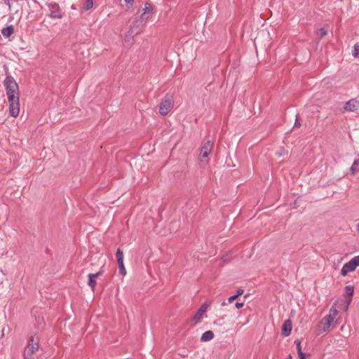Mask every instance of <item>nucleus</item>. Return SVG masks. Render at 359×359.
Masks as SVG:
<instances>
[{
    "label": "nucleus",
    "mask_w": 359,
    "mask_h": 359,
    "mask_svg": "<svg viewBox=\"0 0 359 359\" xmlns=\"http://www.w3.org/2000/svg\"><path fill=\"white\" fill-rule=\"evenodd\" d=\"M11 116L16 118L20 113V91L18 85L13 77L7 76L4 81Z\"/></svg>",
    "instance_id": "f257e3e1"
},
{
    "label": "nucleus",
    "mask_w": 359,
    "mask_h": 359,
    "mask_svg": "<svg viewBox=\"0 0 359 359\" xmlns=\"http://www.w3.org/2000/svg\"><path fill=\"white\" fill-rule=\"evenodd\" d=\"M338 319L339 311L335 306H332L329 311V313L320 321L318 325L319 332L323 333L327 332L334 322H337Z\"/></svg>",
    "instance_id": "f03ea898"
},
{
    "label": "nucleus",
    "mask_w": 359,
    "mask_h": 359,
    "mask_svg": "<svg viewBox=\"0 0 359 359\" xmlns=\"http://www.w3.org/2000/svg\"><path fill=\"white\" fill-rule=\"evenodd\" d=\"M174 100L172 96L166 95L159 105V113L161 116H166L172 109Z\"/></svg>",
    "instance_id": "7ed1b4c3"
},
{
    "label": "nucleus",
    "mask_w": 359,
    "mask_h": 359,
    "mask_svg": "<svg viewBox=\"0 0 359 359\" xmlns=\"http://www.w3.org/2000/svg\"><path fill=\"white\" fill-rule=\"evenodd\" d=\"M359 266V255L353 257L348 262L346 263L341 270V275L346 276L349 273L354 271Z\"/></svg>",
    "instance_id": "20e7f679"
},
{
    "label": "nucleus",
    "mask_w": 359,
    "mask_h": 359,
    "mask_svg": "<svg viewBox=\"0 0 359 359\" xmlns=\"http://www.w3.org/2000/svg\"><path fill=\"white\" fill-rule=\"evenodd\" d=\"M39 339L37 336H31L28 341L27 347L25 351L24 356L31 357L32 354L35 353L39 348Z\"/></svg>",
    "instance_id": "39448f33"
},
{
    "label": "nucleus",
    "mask_w": 359,
    "mask_h": 359,
    "mask_svg": "<svg viewBox=\"0 0 359 359\" xmlns=\"http://www.w3.org/2000/svg\"><path fill=\"white\" fill-rule=\"evenodd\" d=\"M212 149V143L210 141H208L202 146L199 154L200 161L201 163H207L208 160L207 159L209 154Z\"/></svg>",
    "instance_id": "423d86ee"
},
{
    "label": "nucleus",
    "mask_w": 359,
    "mask_h": 359,
    "mask_svg": "<svg viewBox=\"0 0 359 359\" xmlns=\"http://www.w3.org/2000/svg\"><path fill=\"white\" fill-rule=\"evenodd\" d=\"M154 13V7L149 3H145L143 8V13L141 14L142 21L149 20Z\"/></svg>",
    "instance_id": "0eeeda50"
},
{
    "label": "nucleus",
    "mask_w": 359,
    "mask_h": 359,
    "mask_svg": "<svg viewBox=\"0 0 359 359\" xmlns=\"http://www.w3.org/2000/svg\"><path fill=\"white\" fill-rule=\"evenodd\" d=\"M208 305L206 303H204L198 309L196 314L192 318V321L194 322V325H196L201 322L202 320L203 314L207 311Z\"/></svg>",
    "instance_id": "6e6552de"
},
{
    "label": "nucleus",
    "mask_w": 359,
    "mask_h": 359,
    "mask_svg": "<svg viewBox=\"0 0 359 359\" xmlns=\"http://www.w3.org/2000/svg\"><path fill=\"white\" fill-rule=\"evenodd\" d=\"M49 10H50V16L53 18H62V13L60 9V7L58 4L55 3H50L48 5Z\"/></svg>",
    "instance_id": "1a4fd4ad"
},
{
    "label": "nucleus",
    "mask_w": 359,
    "mask_h": 359,
    "mask_svg": "<svg viewBox=\"0 0 359 359\" xmlns=\"http://www.w3.org/2000/svg\"><path fill=\"white\" fill-rule=\"evenodd\" d=\"M116 257H117L118 267L120 269V273L123 276H125L126 274V270L125 269L124 264H123V252L120 249H118L116 251Z\"/></svg>",
    "instance_id": "9d476101"
},
{
    "label": "nucleus",
    "mask_w": 359,
    "mask_h": 359,
    "mask_svg": "<svg viewBox=\"0 0 359 359\" xmlns=\"http://www.w3.org/2000/svg\"><path fill=\"white\" fill-rule=\"evenodd\" d=\"M292 321L290 320H286L284 321L282 325V333L285 337H287L291 334L292 332Z\"/></svg>",
    "instance_id": "9b49d317"
},
{
    "label": "nucleus",
    "mask_w": 359,
    "mask_h": 359,
    "mask_svg": "<svg viewBox=\"0 0 359 359\" xmlns=\"http://www.w3.org/2000/svg\"><path fill=\"white\" fill-rule=\"evenodd\" d=\"M358 103L355 100H351L347 102L344 106V109L348 111H354L358 108Z\"/></svg>",
    "instance_id": "f8f14e48"
},
{
    "label": "nucleus",
    "mask_w": 359,
    "mask_h": 359,
    "mask_svg": "<svg viewBox=\"0 0 359 359\" xmlns=\"http://www.w3.org/2000/svg\"><path fill=\"white\" fill-rule=\"evenodd\" d=\"M213 338H214V333L212 331L208 330V331L205 332L202 334V336L201 337V341H209L212 340Z\"/></svg>",
    "instance_id": "ddd939ff"
},
{
    "label": "nucleus",
    "mask_w": 359,
    "mask_h": 359,
    "mask_svg": "<svg viewBox=\"0 0 359 359\" xmlns=\"http://www.w3.org/2000/svg\"><path fill=\"white\" fill-rule=\"evenodd\" d=\"M88 277V285L91 287L92 291H94L96 284H97V281H96L97 278H95L94 276L93 275V273H89Z\"/></svg>",
    "instance_id": "4468645a"
},
{
    "label": "nucleus",
    "mask_w": 359,
    "mask_h": 359,
    "mask_svg": "<svg viewBox=\"0 0 359 359\" xmlns=\"http://www.w3.org/2000/svg\"><path fill=\"white\" fill-rule=\"evenodd\" d=\"M14 29L12 25H10L7 27L6 28H4L1 29V34L5 37H9L13 33Z\"/></svg>",
    "instance_id": "2eb2a0df"
},
{
    "label": "nucleus",
    "mask_w": 359,
    "mask_h": 359,
    "mask_svg": "<svg viewBox=\"0 0 359 359\" xmlns=\"http://www.w3.org/2000/svg\"><path fill=\"white\" fill-rule=\"evenodd\" d=\"M358 170H359V158L355 159L353 161V163L350 168V172H351V175H355V173L356 172H358Z\"/></svg>",
    "instance_id": "dca6fc26"
},
{
    "label": "nucleus",
    "mask_w": 359,
    "mask_h": 359,
    "mask_svg": "<svg viewBox=\"0 0 359 359\" xmlns=\"http://www.w3.org/2000/svg\"><path fill=\"white\" fill-rule=\"evenodd\" d=\"M243 289H238L236 291V293L234 295H232L228 298V302L232 303L234 300H236L239 296L242 295L243 294Z\"/></svg>",
    "instance_id": "f3484780"
},
{
    "label": "nucleus",
    "mask_w": 359,
    "mask_h": 359,
    "mask_svg": "<svg viewBox=\"0 0 359 359\" xmlns=\"http://www.w3.org/2000/svg\"><path fill=\"white\" fill-rule=\"evenodd\" d=\"M137 27H133L130 28V31L128 32V34H126L125 39L126 40H128V38L133 37L135 35L137 34L138 33Z\"/></svg>",
    "instance_id": "a211bd4d"
},
{
    "label": "nucleus",
    "mask_w": 359,
    "mask_h": 359,
    "mask_svg": "<svg viewBox=\"0 0 359 359\" xmlns=\"http://www.w3.org/2000/svg\"><path fill=\"white\" fill-rule=\"evenodd\" d=\"M354 292V288L351 285H347L345 287V293L346 296L351 297Z\"/></svg>",
    "instance_id": "6ab92c4d"
},
{
    "label": "nucleus",
    "mask_w": 359,
    "mask_h": 359,
    "mask_svg": "<svg viewBox=\"0 0 359 359\" xmlns=\"http://www.w3.org/2000/svg\"><path fill=\"white\" fill-rule=\"evenodd\" d=\"M327 29H325V27L318 29L316 31L317 35L319 36L320 38L325 36L327 34Z\"/></svg>",
    "instance_id": "aec40b11"
},
{
    "label": "nucleus",
    "mask_w": 359,
    "mask_h": 359,
    "mask_svg": "<svg viewBox=\"0 0 359 359\" xmlns=\"http://www.w3.org/2000/svg\"><path fill=\"white\" fill-rule=\"evenodd\" d=\"M352 55L355 57H359V45L355 44L353 47V50L352 51Z\"/></svg>",
    "instance_id": "412c9836"
},
{
    "label": "nucleus",
    "mask_w": 359,
    "mask_h": 359,
    "mask_svg": "<svg viewBox=\"0 0 359 359\" xmlns=\"http://www.w3.org/2000/svg\"><path fill=\"white\" fill-rule=\"evenodd\" d=\"M93 6V0H86L84 5H83V8L85 10L88 11L89 9H90Z\"/></svg>",
    "instance_id": "4be33fe9"
},
{
    "label": "nucleus",
    "mask_w": 359,
    "mask_h": 359,
    "mask_svg": "<svg viewBox=\"0 0 359 359\" xmlns=\"http://www.w3.org/2000/svg\"><path fill=\"white\" fill-rule=\"evenodd\" d=\"M294 344L296 345V348H297V353L302 351V346H301V341H300V340H299V339L295 340L294 341Z\"/></svg>",
    "instance_id": "5701e85b"
},
{
    "label": "nucleus",
    "mask_w": 359,
    "mask_h": 359,
    "mask_svg": "<svg viewBox=\"0 0 359 359\" xmlns=\"http://www.w3.org/2000/svg\"><path fill=\"white\" fill-rule=\"evenodd\" d=\"M13 1V0H4L5 4L7 6L8 9L11 8V2Z\"/></svg>",
    "instance_id": "b1692460"
},
{
    "label": "nucleus",
    "mask_w": 359,
    "mask_h": 359,
    "mask_svg": "<svg viewBox=\"0 0 359 359\" xmlns=\"http://www.w3.org/2000/svg\"><path fill=\"white\" fill-rule=\"evenodd\" d=\"M298 355L300 359H305L306 358V354L302 351L298 352Z\"/></svg>",
    "instance_id": "393cba45"
},
{
    "label": "nucleus",
    "mask_w": 359,
    "mask_h": 359,
    "mask_svg": "<svg viewBox=\"0 0 359 359\" xmlns=\"http://www.w3.org/2000/svg\"><path fill=\"white\" fill-rule=\"evenodd\" d=\"M243 306H244V304L243 302H236L235 304V306L237 309H241V308L243 307Z\"/></svg>",
    "instance_id": "a878e982"
},
{
    "label": "nucleus",
    "mask_w": 359,
    "mask_h": 359,
    "mask_svg": "<svg viewBox=\"0 0 359 359\" xmlns=\"http://www.w3.org/2000/svg\"><path fill=\"white\" fill-rule=\"evenodd\" d=\"M124 1L126 4L129 5L128 8H130V6H132L134 1L133 0H124Z\"/></svg>",
    "instance_id": "bb28decb"
},
{
    "label": "nucleus",
    "mask_w": 359,
    "mask_h": 359,
    "mask_svg": "<svg viewBox=\"0 0 359 359\" xmlns=\"http://www.w3.org/2000/svg\"><path fill=\"white\" fill-rule=\"evenodd\" d=\"M102 273H103V271L100 270V271H98L96 273H93V275L94 276L95 278H97L98 276H101Z\"/></svg>",
    "instance_id": "cd10ccee"
},
{
    "label": "nucleus",
    "mask_w": 359,
    "mask_h": 359,
    "mask_svg": "<svg viewBox=\"0 0 359 359\" xmlns=\"http://www.w3.org/2000/svg\"><path fill=\"white\" fill-rule=\"evenodd\" d=\"M294 126H300V123L297 120H296V121L294 123Z\"/></svg>",
    "instance_id": "c85d7f7f"
},
{
    "label": "nucleus",
    "mask_w": 359,
    "mask_h": 359,
    "mask_svg": "<svg viewBox=\"0 0 359 359\" xmlns=\"http://www.w3.org/2000/svg\"><path fill=\"white\" fill-rule=\"evenodd\" d=\"M292 357L291 354H289V355L287 356V358H286V359H292Z\"/></svg>",
    "instance_id": "c756f323"
},
{
    "label": "nucleus",
    "mask_w": 359,
    "mask_h": 359,
    "mask_svg": "<svg viewBox=\"0 0 359 359\" xmlns=\"http://www.w3.org/2000/svg\"><path fill=\"white\" fill-rule=\"evenodd\" d=\"M357 231L359 233V222L357 224Z\"/></svg>",
    "instance_id": "7c9ffc66"
},
{
    "label": "nucleus",
    "mask_w": 359,
    "mask_h": 359,
    "mask_svg": "<svg viewBox=\"0 0 359 359\" xmlns=\"http://www.w3.org/2000/svg\"><path fill=\"white\" fill-rule=\"evenodd\" d=\"M277 154L278 155V156H281L283 154V153L280 152V153H278Z\"/></svg>",
    "instance_id": "2f4dec72"
},
{
    "label": "nucleus",
    "mask_w": 359,
    "mask_h": 359,
    "mask_svg": "<svg viewBox=\"0 0 359 359\" xmlns=\"http://www.w3.org/2000/svg\"><path fill=\"white\" fill-rule=\"evenodd\" d=\"M25 359H33V358H32L31 357L25 356Z\"/></svg>",
    "instance_id": "473e14b6"
},
{
    "label": "nucleus",
    "mask_w": 359,
    "mask_h": 359,
    "mask_svg": "<svg viewBox=\"0 0 359 359\" xmlns=\"http://www.w3.org/2000/svg\"><path fill=\"white\" fill-rule=\"evenodd\" d=\"M222 306H225V305H226V302H222Z\"/></svg>",
    "instance_id": "72a5a7b5"
},
{
    "label": "nucleus",
    "mask_w": 359,
    "mask_h": 359,
    "mask_svg": "<svg viewBox=\"0 0 359 359\" xmlns=\"http://www.w3.org/2000/svg\"><path fill=\"white\" fill-rule=\"evenodd\" d=\"M350 302H351V300H349V301L348 302V304H347V306H348L349 305V304H350Z\"/></svg>",
    "instance_id": "f704fd0d"
}]
</instances>
